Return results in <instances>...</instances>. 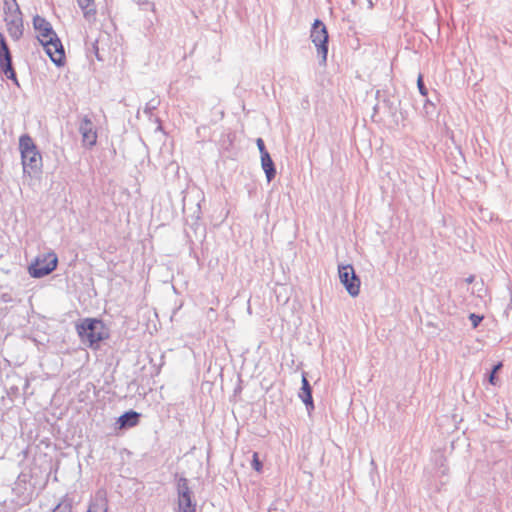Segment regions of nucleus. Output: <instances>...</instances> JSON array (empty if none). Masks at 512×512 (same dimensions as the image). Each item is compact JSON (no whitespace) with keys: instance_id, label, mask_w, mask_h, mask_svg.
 I'll return each mask as SVG.
<instances>
[{"instance_id":"1","label":"nucleus","mask_w":512,"mask_h":512,"mask_svg":"<svg viewBox=\"0 0 512 512\" xmlns=\"http://www.w3.org/2000/svg\"><path fill=\"white\" fill-rule=\"evenodd\" d=\"M33 27L38 32V39L51 61L57 67L63 66L65 64L64 47L51 23L44 17L36 15L33 17Z\"/></svg>"},{"instance_id":"2","label":"nucleus","mask_w":512,"mask_h":512,"mask_svg":"<svg viewBox=\"0 0 512 512\" xmlns=\"http://www.w3.org/2000/svg\"><path fill=\"white\" fill-rule=\"evenodd\" d=\"M76 331L81 341L88 343L91 348L97 347L101 341L108 338L103 321L97 318L83 319L76 324Z\"/></svg>"},{"instance_id":"3","label":"nucleus","mask_w":512,"mask_h":512,"mask_svg":"<svg viewBox=\"0 0 512 512\" xmlns=\"http://www.w3.org/2000/svg\"><path fill=\"white\" fill-rule=\"evenodd\" d=\"M19 149L24 172L28 169L32 172L40 170L42 166V156L33 139L28 134H24L20 137Z\"/></svg>"},{"instance_id":"4","label":"nucleus","mask_w":512,"mask_h":512,"mask_svg":"<svg viewBox=\"0 0 512 512\" xmlns=\"http://www.w3.org/2000/svg\"><path fill=\"white\" fill-rule=\"evenodd\" d=\"M310 38L317 49L319 65H326L328 55L329 35L325 24L315 19L310 31Z\"/></svg>"},{"instance_id":"5","label":"nucleus","mask_w":512,"mask_h":512,"mask_svg":"<svg viewBox=\"0 0 512 512\" xmlns=\"http://www.w3.org/2000/svg\"><path fill=\"white\" fill-rule=\"evenodd\" d=\"M58 264V257L54 252L38 256L29 265L28 272L33 278H42L52 273Z\"/></svg>"},{"instance_id":"6","label":"nucleus","mask_w":512,"mask_h":512,"mask_svg":"<svg viewBox=\"0 0 512 512\" xmlns=\"http://www.w3.org/2000/svg\"><path fill=\"white\" fill-rule=\"evenodd\" d=\"M82 146L86 149H92L97 144L98 132L93 114H86L81 117L79 127Z\"/></svg>"},{"instance_id":"7","label":"nucleus","mask_w":512,"mask_h":512,"mask_svg":"<svg viewBox=\"0 0 512 512\" xmlns=\"http://www.w3.org/2000/svg\"><path fill=\"white\" fill-rule=\"evenodd\" d=\"M339 279L341 284L345 287L348 294L356 297L360 293V279L356 275L352 265H339L338 267Z\"/></svg>"},{"instance_id":"8","label":"nucleus","mask_w":512,"mask_h":512,"mask_svg":"<svg viewBox=\"0 0 512 512\" xmlns=\"http://www.w3.org/2000/svg\"><path fill=\"white\" fill-rule=\"evenodd\" d=\"M0 71L18 85L17 75L13 68L12 55L5 36L0 32Z\"/></svg>"},{"instance_id":"9","label":"nucleus","mask_w":512,"mask_h":512,"mask_svg":"<svg viewBox=\"0 0 512 512\" xmlns=\"http://www.w3.org/2000/svg\"><path fill=\"white\" fill-rule=\"evenodd\" d=\"M7 31L10 35V37L14 41H18L22 35H23V19H22V13L16 15H13V17H10V19H5Z\"/></svg>"},{"instance_id":"10","label":"nucleus","mask_w":512,"mask_h":512,"mask_svg":"<svg viewBox=\"0 0 512 512\" xmlns=\"http://www.w3.org/2000/svg\"><path fill=\"white\" fill-rule=\"evenodd\" d=\"M302 386L299 392V397L302 400V402L305 404L307 411L310 412L314 410V401L312 397V387L306 377L305 374L302 375L301 380Z\"/></svg>"},{"instance_id":"11","label":"nucleus","mask_w":512,"mask_h":512,"mask_svg":"<svg viewBox=\"0 0 512 512\" xmlns=\"http://www.w3.org/2000/svg\"><path fill=\"white\" fill-rule=\"evenodd\" d=\"M141 414L134 411L129 410L124 412L116 421V424L119 429H128L135 427L140 421Z\"/></svg>"},{"instance_id":"12","label":"nucleus","mask_w":512,"mask_h":512,"mask_svg":"<svg viewBox=\"0 0 512 512\" xmlns=\"http://www.w3.org/2000/svg\"><path fill=\"white\" fill-rule=\"evenodd\" d=\"M261 166L266 175L267 181L271 182L276 176V167L269 153H263Z\"/></svg>"},{"instance_id":"13","label":"nucleus","mask_w":512,"mask_h":512,"mask_svg":"<svg viewBox=\"0 0 512 512\" xmlns=\"http://www.w3.org/2000/svg\"><path fill=\"white\" fill-rule=\"evenodd\" d=\"M177 512H196V502L193 500V493H183V495L178 496Z\"/></svg>"},{"instance_id":"14","label":"nucleus","mask_w":512,"mask_h":512,"mask_svg":"<svg viewBox=\"0 0 512 512\" xmlns=\"http://www.w3.org/2000/svg\"><path fill=\"white\" fill-rule=\"evenodd\" d=\"M77 2L86 19H90L96 14L94 0H77Z\"/></svg>"},{"instance_id":"15","label":"nucleus","mask_w":512,"mask_h":512,"mask_svg":"<svg viewBox=\"0 0 512 512\" xmlns=\"http://www.w3.org/2000/svg\"><path fill=\"white\" fill-rule=\"evenodd\" d=\"M107 500L105 497H96L89 505L87 512H107Z\"/></svg>"},{"instance_id":"16","label":"nucleus","mask_w":512,"mask_h":512,"mask_svg":"<svg viewBox=\"0 0 512 512\" xmlns=\"http://www.w3.org/2000/svg\"><path fill=\"white\" fill-rule=\"evenodd\" d=\"M4 12L5 14H10V17L21 14V10L16 0H4Z\"/></svg>"},{"instance_id":"17","label":"nucleus","mask_w":512,"mask_h":512,"mask_svg":"<svg viewBox=\"0 0 512 512\" xmlns=\"http://www.w3.org/2000/svg\"><path fill=\"white\" fill-rule=\"evenodd\" d=\"M159 104L160 99L158 97L152 98L146 103L143 112L149 117L150 120L154 116V111L158 108Z\"/></svg>"},{"instance_id":"18","label":"nucleus","mask_w":512,"mask_h":512,"mask_svg":"<svg viewBox=\"0 0 512 512\" xmlns=\"http://www.w3.org/2000/svg\"><path fill=\"white\" fill-rule=\"evenodd\" d=\"M184 494H192V491L190 490L189 486H188V480L181 476L178 478V481H177V494L178 496L179 495H183Z\"/></svg>"},{"instance_id":"19","label":"nucleus","mask_w":512,"mask_h":512,"mask_svg":"<svg viewBox=\"0 0 512 512\" xmlns=\"http://www.w3.org/2000/svg\"><path fill=\"white\" fill-rule=\"evenodd\" d=\"M445 457L442 453H437L435 455V463L437 466H439V473L441 475H445L448 471V468L445 466Z\"/></svg>"},{"instance_id":"20","label":"nucleus","mask_w":512,"mask_h":512,"mask_svg":"<svg viewBox=\"0 0 512 512\" xmlns=\"http://www.w3.org/2000/svg\"><path fill=\"white\" fill-rule=\"evenodd\" d=\"M425 101H424V106H423V109H424V112L426 115H433L435 112H436V104L435 102L428 98V97H425Z\"/></svg>"},{"instance_id":"21","label":"nucleus","mask_w":512,"mask_h":512,"mask_svg":"<svg viewBox=\"0 0 512 512\" xmlns=\"http://www.w3.org/2000/svg\"><path fill=\"white\" fill-rule=\"evenodd\" d=\"M251 466L252 468L257 471L258 473L262 472V469H263V463L262 461L259 459V456H258V453L257 452H254L253 453V456H252V461H251Z\"/></svg>"},{"instance_id":"22","label":"nucleus","mask_w":512,"mask_h":512,"mask_svg":"<svg viewBox=\"0 0 512 512\" xmlns=\"http://www.w3.org/2000/svg\"><path fill=\"white\" fill-rule=\"evenodd\" d=\"M134 2L140 7L142 10H155V4L149 0H134Z\"/></svg>"},{"instance_id":"23","label":"nucleus","mask_w":512,"mask_h":512,"mask_svg":"<svg viewBox=\"0 0 512 512\" xmlns=\"http://www.w3.org/2000/svg\"><path fill=\"white\" fill-rule=\"evenodd\" d=\"M417 88H418L419 93L423 97H427L428 96V89L425 86L422 74L418 75V78H417Z\"/></svg>"},{"instance_id":"24","label":"nucleus","mask_w":512,"mask_h":512,"mask_svg":"<svg viewBox=\"0 0 512 512\" xmlns=\"http://www.w3.org/2000/svg\"><path fill=\"white\" fill-rule=\"evenodd\" d=\"M501 367H502V363H501V362H499L498 364H496V365L493 367L492 371L490 372L489 379H488V380H489V382H490V384H492V385H496V381H497L496 373H497V371H498Z\"/></svg>"},{"instance_id":"25","label":"nucleus","mask_w":512,"mask_h":512,"mask_svg":"<svg viewBox=\"0 0 512 512\" xmlns=\"http://www.w3.org/2000/svg\"><path fill=\"white\" fill-rule=\"evenodd\" d=\"M469 320L471 321L472 327L476 328L482 322L483 316L475 314V313H471L469 315Z\"/></svg>"},{"instance_id":"26","label":"nucleus","mask_w":512,"mask_h":512,"mask_svg":"<svg viewBox=\"0 0 512 512\" xmlns=\"http://www.w3.org/2000/svg\"><path fill=\"white\" fill-rule=\"evenodd\" d=\"M52 512H72L71 505L59 503Z\"/></svg>"},{"instance_id":"27","label":"nucleus","mask_w":512,"mask_h":512,"mask_svg":"<svg viewBox=\"0 0 512 512\" xmlns=\"http://www.w3.org/2000/svg\"><path fill=\"white\" fill-rule=\"evenodd\" d=\"M256 145L259 149V152H260V157L263 155V153H269L265 147V143H264V140L262 138H257L256 139Z\"/></svg>"},{"instance_id":"28","label":"nucleus","mask_w":512,"mask_h":512,"mask_svg":"<svg viewBox=\"0 0 512 512\" xmlns=\"http://www.w3.org/2000/svg\"><path fill=\"white\" fill-rule=\"evenodd\" d=\"M52 53H55V46H51Z\"/></svg>"},{"instance_id":"29","label":"nucleus","mask_w":512,"mask_h":512,"mask_svg":"<svg viewBox=\"0 0 512 512\" xmlns=\"http://www.w3.org/2000/svg\"><path fill=\"white\" fill-rule=\"evenodd\" d=\"M467 281H468V282H472V281H473V277H469V278L467 279Z\"/></svg>"},{"instance_id":"30","label":"nucleus","mask_w":512,"mask_h":512,"mask_svg":"<svg viewBox=\"0 0 512 512\" xmlns=\"http://www.w3.org/2000/svg\"><path fill=\"white\" fill-rule=\"evenodd\" d=\"M97 60H101L100 56L98 55V52H96Z\"/></svg>"}]
</instances>
